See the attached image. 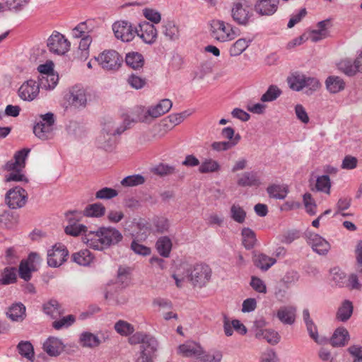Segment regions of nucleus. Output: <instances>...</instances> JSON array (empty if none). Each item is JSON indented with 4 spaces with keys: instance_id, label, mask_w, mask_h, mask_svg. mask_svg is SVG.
I'll return each instance as SVG.
<instances>
[{
    "instance_id": "1",
    "label": "nucleus",
    "mask_w": 362,
    "mask_h": 362,
    "mask_svg": "<svg viewBox=\"0 0 362 362\" xmlns=\"http://www.w3.org/2000/svg\"><path fill=\"white\" fill-rule=\"evenodd\" d=\"M82 239L89 247L102 251L117 245L122 240L123 235L115 228L100 227L97 231L90 230Z\"/></svg>"
},
{
    "instance_id": "2",
    "label": "nucleus",
    "mask_w": 362,
    "mask_h": 362,
    "mask_svg": "<svg viewBox=\"0 0 362 362\" xmlns=\"http://www.w3.org/2000/svg\"><path fill=\"white\" fill-rule=\"evenodd\" d=\"M131 345L139 344L135 354V362H153L158 343L156 339L144 332H136L129 338Z\"/></svg>"
},
{
    "instance_id": "3",
    "label": "nucleus",
    "mask_w": 362,
    "mask_h": 362,
    "mask_svg": "<svg viewBox=\"0 0 362 362\" xmlns=\"http://www.w3.org/2000/svg\"><path fill=\"white\" fill-rule=\"evenodd\" d=\"M183 279H187L193 286L202 288L210 281L212 271L206 264H196L195 265L184 264Z\"/></svg>"
},
{
    "instance_id": "4",
    "label": "nucleus",
    "mask_w": 362,
    "mask_h": 362,
    "mask_svg": "<svg viewBox=\"0 0 362 362\" xmlns=\"http://www.w3.org/2000/svg\"><path fill=\"white\" fill-rule=\"evenodd\" d=\"M173 103L169 99H163L155 106H151L144 112L141 107L136 110L137 115L132 118L133 122H146L148 117L157 118L168 112L172 107Z\"/></svg>"
},
{
    "instance_id": "5",
    "label": "nucleus",
    "mask_w": 362,
    "mask_h": 362,
    "mask_svg": "<svg viewBox=\"0 0 362 362\" xmlns=\"http://www.w3.org/2000/svg\"><path fill=\"white\" fill-rule=\"evenodd\" d=\"M211 36L221 42L232 40L236 36L234 28L223 21L214 19L210 21Z\"/></svg>"
},
{
    "instance_id": "6",
    "label": "nucleus",
    "mask_w": 362,
    "mask_h": 362,
    "mask_svg": "<svg viewBox=\"0 0 362 362\" xmlns=\"http://www.w3.org/2000/svg\"><path fill=\"white\" fill-rule=\"evenodd\" d=\"M40 120L33 127V133L42 140L49 139L55 122V117L52 112L39 115Z\"/></svg>"
},
{
    "instance_id": "7",
    "label": "nucleus",
    "mask_w": 362,
    "mask_h": 362,
    "mask_svg": "<svg viewBox=\"0 0 362 362\" xmlns=\"http://www.w3.org/2000/svg\"><path fill=\"white\" fill-rule=\"evenodd\" d=\"M95 59L103 69L107 71L117 70L123 62L122 57L113 49L105 50L98 57H95Z\"/></svg>"
},
{
    "instance_id": "8",
    "label": "nucleus",
    "mask_w": 362,
    "mask_h": 362,
    "mask_svg": "<svg viewBox=\"0 0 362 362\" xmlns=\"http://www.w3.org/2000/svg\"><path fill=\"white\" fill-rule=\"evenodd\" d=\"M28 200V193L20 186L10 189L5 197V201L11 209H18L24 206Z\"/></svg>"
},
{
    "instance_id": "9",
    "label": "nucleus",
    "mask_w": 362,
    "mask_h": 362,
    "mask_svg": "<svg viewBox=\"0 0 362 362\" xmlns=\"http://www.w3.org/2000/svg\"><path fill=\"white\" fill-rule=\"evenodd\" d=\"M68 255L66 246L61 243L55 244L47 252V264L51 267H59L66 261Z\"/></svg>"
},
{
    "instance_id": "10",
    "label": "nucleus",
    "mask_w": 362,
    "mask_h": 362,
    "mask_svg": "<svg viewBox=\"0 0 362 362\" xmlns=\"http://www.w3.org/2000/svg\"><path fill=\"white\" fill-rule=\"evenodd\" d=\"M66 216L69 224L65 227L64 231L67 235L78 236L82 232H85V235L89 232L86 230L87 228L85 225L78 223L81 218V212L69 211L66 214Z\"/></svg>"
},
{
    "instance_id": "11",
    "label": "nucleus",
    "mask_w": 362,
    "mask_h": 362,
    "mask_svg": "<svg viewBox=\"0 0 362 362\" xmlns=\"http://www.w3.org/2000/svg\"><path fill=\"white\" fill-rule=\"evenodd\" d=\"M47 47L51 52L64 54L69 49L70 42L62 34L57 32L48 38Z\"/></svg>"
},
{
    "instance_id": "12",
    "label": "nucleus",
    "mask_w": 362,
    "mask_h": 362,
    "mask_svg": "<svg viewBox=\"0 0 362 362\" xmlns=\"http://www.w3.org/2000/svg\"><path fill=\"white\" fill-rule=\"evenodd\" d=\"M112 30L115 37L123 42H130L135 36V28L131 23L126 21H117L112 25Z\"/></svg>"
},
{
    "instance_id": "13",
    "label": "nucleus",
    "mask_w": 362,
    "mask_h": 362,
    "mask_svg": "<svg viewBox=\"0 0 362 362\" xmlns=\"http://www.w3.org/2000/svg\"><path fill=\"white\" fill-rule=\"evenodd\" d=\"M135 33L144 42L148 45L156 42L158 35L155 26L147 21L139 23L138 28H135Z\"/></svg>"
},
{
    "instance_id": "14",
    "label": "nucleus",
    "mask_w": 362,
    "mask_h": 362,
    "mask_svg": "<svg viewBox=\"0 0 362 362\" xmlns=\"http://www.w3.org/2000/svg\"><path fill=\"white\" fill-rule=\"evenodd\" d=\"M40 87L37 83L33 79L25 81L18 88V95L24 101H33L38 95Z\"/></svg>"
},
{
    "instance_id": "15",
    "label": "nucleus",
    "mask_w": 362,
    "mask_h": 362,
    "mask_svg": "<svg viewBox=\"0 0 362 362\" xmlns=\"http://www.w3.org/2000/svg\"><path fill=\"white\" fill-rule=\"evenodd\" d=\"M252 13L250 11L249 6H244L242 3H234L231 8L233 20L240 25H247Z\"/></svg>"
},
{
    "instance_id": "16",
    "label": "nucleus",
    "mask_w": 362,
    "mask_h": 362,
    "mask_svg": "<svg viewBox=\"0 0 362 362\" xmlns=\"http://www.w3.org/2000/svg\"><path fill=\"white\" fill-rule=\"evenodd\" d=\"M308 243L313 250L320 255H326L330 249L329 243L317 233L307 232L305 233Z\"/></svg>"
},
{
    "instance_id": "17",
    "label": "nucleus",
    "mask_w": 362,
    "mask_h": 362,
    "mask_svg": "<svg viewBox=\"0 0 362 362\" xmlns=\"http://www.w3.org/2000/svg\"><path fill=\"white\" fill-rule=\"evenodd\" d=\"M30 148H23L15 153L13 158L14 161L11 160L6 162L4 166V169L7 171H16L22 170L25 166V159L30 153Z\"/></svg>"
},
{
    "instance_id": "18",
    "label": "nucleus",
    "mask_w": 362,
    "mask_h": 362,
    "mask_svg": "<svg viewBox=\"0 0 362 362\" xmlns=\"http://www.w3.org/2000/svg\"><path fill=\"white\" fill-rule=\"evenodd\" d=\"M131 123H134L130 119L129 116H127L124 119L123 124L119 127H115V123L111 120H108L104 123L101 133L105 134L107 136H114L115 135H120L126 129L129 128Z\"/></svg>"
},
{
    "instance_id": "19",
    "label": "nucleus",
    "mask_w": 362,
    "mask_h": 362,
    "mask_svg": "<svg viewBox=\"0 0 362 362\" xmlns=\"http://www.w3.org/2000/svg\"><path fill=\"white\" fill-rule=\"evenodd\" d=\"M279 0H258L255 4V11L261 16H271L278 8Z\"/></svg>"
},
{
    "instance_id": "20",
    "label": "nucleus",
    "mask_w": 362,
    "mask_h": 362,
    "mask_svg": "<svg viewBox=\"0 0 362 362\" xmlns=\"http://www.w3.org/2000/svg\"><path fill=\"white\" fill-rule=\"evenodd\" d=\"M349 339L348 330L344 327H339L334 330L329 339H327V341L325 343L329 341L333 347H342L348 343Z\"/></svg>"
},
{
    "instance_id": "21",
    "label": "nucleus",
    "mask_w": 362,
    "mask_h": 362,
    "mask_svg": "<svg viewBox=\"0 0 362 362\" xmlns=\"http://www.w3.org/2000/svg\"><path fill=\"white\" fill-rule=\"evenodd\" d=\"M44 351L50 356H58L64 349L62 341L54 337H49L43 344Z\"/></svg>"
},
{
    "instance_id": "22",
    "label": "nucleus",
    "mask_w": 362,
    "mask_h": 362,
    "mask_svg": "<svg viewBox=\"0 0 362 362\" xmlns=\"http://www.w3.org/2000/svg\"><path fill=\"white\" fill-rule=\"evenodd\" d=\"M332 26V24L329 18L318 22L317 29L312 30L310 33L312 41L317 42L327 37L329 34V29Z\"/></svg>"
},
{
    "instance_id": "23",
    "label": "nucleus",
    "mask_w": 362,
    "mask_h": 362,
    "mask_svg": "<svg viewBox=\"0 0 362 362\" xmlns=\"http://www.w3.org/2000/svg\"><path fill=\"white\" fill-rule=\"evenodd\" d=\"M86 95L83 88L75 86L70 90L68 101L75 107L84 106L86 103Z\"/></svg>"
},
{
    "instance_id": "24",
    "label": "nucleus",
    "mask_w": 362,
    "mask_h": 362,
    "mask_svg": "<svg viewBox=\"0 0 362 362\" xmlns=\"http://www.w3.org/2000/svg\"><path fill=\"white\" fill-rule=\"evenodd\" d=\"M353 311L352 302L349 300H344L337 311L336 319L339 322H346L351 318Z\"/></svg>"
},
{
    "instance_id": "25",
    "label": "nucleus",
    "mask_w": 362,
    "mask_h": 362,
    "mask_svg": "<svg viewBox=\"0 0 362 362\" xmlns=\"http://www.w3.org/2000/svg\"><path fill=\"white\" fill-rule=\"evenodd\" d=\"M93 259V255L87 249L81 250L77 252L73 253L71 255L72 262L83 267L89 266Z\"/></svg>"
},
{
    "instance_id": "26",
    "label": "nucleus",
    "mask_w": 362,
    "mask_h": 362,
    "mask_svg": "<svg viewBox=\"0 0 362 362\" xmlns=\"http://www.w3.org/2000/svg\"><path fill=\"white\" fill-rule=\"evenodd\" d=\"M327 90L331 93H337L345 88V82L339 76H329L325 81Z\"/></svg>"
},
{
    "instance_id": "27",
    "label": "nucleus",
    "mask_w": 362,
    "mask_h": 362,
    "mask_svg": "<svg viewBox=\"0 0 362 362\" xmlns=\"http://www.w3.org/2000/svg\"><path fill=\"white\" fill-rule=\"evenodd\" d=\"M6 315L12 321H22L25 317V307L21 303L13 304Z\"/></svg>"
},
{
    "instance_id": "28",
    "label": "nucleus",
    "mask_w": 362,
    "mask_h": 362,
    "mask_svg": "<svg viewBox=\"0 0 362 362\" xmlns=\"http://www.w3.org/2000/svg\"><path fill=\"white\" fill-rule=\"evenodd\" d=\"M276 262L274 258L262 253L255 254L253 257L254 264L263 271H267Z\"/></svg>"
},
{
    "instance_id": "29",
    "label": "nucleus",
    "mask_w": 362,
    "mask_h": 362,
    "mask_svg": "<svg viewBox=\"0 0 362 362\" xmlns=\"http://www.w3.org/2000/svg\"><path fill=\"white\" fill-rule=\"evenodd\" d=\"M125 62L128 66L136 70L144 66V58L141 53L132 52L126 54Z\"/></svg>"
},
{
    "instance_id": "30",
    "label": "nucleus",
    "mask_w": 362,
    "mask_h": 362,
    "mask_svg": "<svg viewBox=\"0 0 362 362\" xmlns=\"http://www.w3.org/2000/svg\"><path fill=\"white\" fill-rule=\"evenodd\" d=\"M237 184L240 187H252L259 186L260 182L257 177V173L251 171L243 173L238 180Z\"/></svg>"
},
{
    "instance_id": "31",
    "label": "nucleus",
    "mask_w": 362,
    "mask_h": 362,
    "mask_svg": "<svg viewBox=\"0 0 362 362\" xmlns=\"http://www.w3.org/2000/svg\"><path fill=\"white\" fill-rule=\"evenodd\" d=\"M105 207L100 202L88 204L83 211V215L87 217L100 218L105 215Z\"/></svg>"
},
{
    "instance_id": "32",
    "label": "nucleus",
    "mask_w": 362,
    "mask_h": 362,
    "mask_svg": "<svg viewBox=\"0 0 362 362\" xmlns=\"http://www.w3.org/2000/svg\"><path fill=\"white\" fill-rule=\"evenodd\" d=\"M18 354L26 359L33 361L35 359V352L33 344L29 341H21L17 346Z\"/></svg>"
},
{
    "instance_id": "33",
    "label": "nucleus",
    "mask_w": 362,
    "mask_h": 362,
    "mask_svg": "<svg viewBox=\"0 0 362 362\" xmlns=\"http://www.w3.org/2000/svg\"><path fill=\"white\" fill-rule=\"evenodd\" d=\"M43 311L53 319H57L63 313L59 303L54 299H52L43 305Z\"/></svg>"
},
{
    "instance_id": "34",
    "label": "nucleus",
    "mask_w": 362,
    "mask_h": 362,
    "mask_svg": "<svg viewBox=\"0 0 362 362\" xmlns=\"http://www.w3.org/2000/svg\"><path fill=\"white\" fill-rule=\"evenodd\" d=\"M58 81V74L53 73L49 75L42 76L39 78V83L37 85L42 89L52 90L57 85Z\"/></svg>"
},
{
    "instance_id": "35",
    "label": "nucleus",
    "mask_w": 362,
    "mask_h": 362,
    "mask_svg": "<svg viewBox=\"0 0 362 362\" xmlns=\"http://www.w3.org/2000/svg\"><path fill=\"white\" fill-rule=\"evenodd\" d=\"M17 281V270L15 267H5L0 277V285H8Z\"/></svg>"
},
{
    "instance_id": "36",
    "label": "nucleus",
    "mask_w": 362,
    "mask_h": 362,
    "mask_svg": "<svg viewBox=\"0 0 362 362\" xmlns=\"http://www.w3.org/2000/svg\"><path fill=\"white\" fill-rule=\"evenodd\" d=\"M156 248L160 255L164 257H168L172 249L171 240L168 236L158 238L156 242Z\"/></svg>"
},
{
    "instance_id": "37",
    "label": "nucleus",
    "mask_w": 362,
    "mask_h": 362,
    "mask_svg": "<svg viewBox=\"0 0 362 362\" xmlns=\"http://www.w3.org/2000/svg\"><path fill=\"white\" fill-rule=\"evenodd\" d=\"M180 352L186 357L196 356L197 357L202 354L200 346L194 343L184 344L179 346Z\"/></svg>"
},
{
    "instance_id": "38",
    "label": "nucleus",
    "mask_w": 362,
    "mask_h": 362,
    "mask_svg": "<svg viewBox=\"0 0 362 362\" xmlns=\"http://www.w3.org/2000/svg\"><path fill=\"white\" fill-rule=\"evenodd\" d=\"M276 316L284 324L292 325L295 322V310L291 308H281L278 310Z\"/></svg>"
},
{
    "instance_id": "39",
    "label": "nucleus",
    "mask_w": 362,
    "mask_h": 362,
    "mask_svg": "<svg viewBox=\"0 0 362 362\" xmlns=\"http://www.w3.org/2000/svg\"><path fill=\"white\" fill-rule=\"evenodd\" d=\"M151 172L154 175L160 177H165L177 173V170L175 166L168 165L167 163H160L158 165L153 167Z\"/></svg>"
},
{
    "instance_id": "40",
    "label": "nucleus",
    "mask_w": 362,
    "mask_h": 362,
    "mask_svg": "<svg viewBox=\"0 0 362 362\" xmlns=\"http://www.w3.org/2000/svg\"><path fill=\"white\" fill-rule=\"evenodd\" d=\"M243 244L246 250H251L257 242L255 232L250 228H244L242 230Z\"/></svg>"
},
{
    "instance_id": "41",
    "label": "nucleus",
    "mask_w": 362,
    "mask_h": 362,
    "mask_svg": "<svg viewBox=\"0 0 362 362\" xmlns=\"http://www.w3.org/2000/svg\"><path fill=\"white\" fill-rule=\"evenodd\" d=\"M332 280L335 286L343 288L346 283V274L339 267H336L330 269Z\"/></svg>"
},
{
    "instance_id": "42",
    "label": "nucleus",
    "mask_w": 362,
    "mask_h": 362,
    "mask_svg": "<svg viewBox=\"0 0 362 362\" xmlns=\"http://www.w3.org/2000/svg\"><path fill=\"white\" fill-rule=\"evenodd\" d=\"M251 40L240 38L236 40L229 49L230 56L237 57L240 55L249 46Z\"/></svg>"
},
{
    "instance_id": "43",
    "label": "nucleus",
    "mask_w": 362,
    "mask_h": 362,
    "mask_svg": "<svg viewBox=\"0 0 362 362\" xmlns=\"http://www.w3.org/2000/svg\"><path fill=\"white\" fill-rule=\"evenodd\" d=\"M163 33L172 41L177 40L180 37L179 28L173 21H168L163 26Z\"/></svg>"
},
{
    "instance_id": "44",
    "label": "nucleus",
    "mask_w": 362,
    "mask_h": 362,
    "mask_svg": "<svg viewBox=\"0 0 362 362\" xmlns=\"http://www.w3.org/2000/svg\"><path fill=\"white\" fill-rule=\"evenodd\" d=\"M282 94L281 90L276 85H270L267 91L261 96L263 103L276 100Z\"/></svg>"
},
{
    "instance_id": "45",
    "label": "nucleus",
    "mask_w": 362,
    "mask_h": 362,
    "mask_svg": "<svg viewBox=\"0 0 362 362\" xmlns=\"http://www.w3.org/2000/svg\"><path fill=\"white\" fill-rule=\"evenodd\" d=\"M339 69L349 76H352L358 71V67L355 61L353 62L349 59H345L341 60L338 64Z\"/></svg>"
},
{
    "instance_id": "46",
    "label": "nucleus",
    "mask_w": 362,
    "mask_h": 362,
    "mask_svg": "<svg viewBox=\"0 0 362 362\" xmlns=\"http://www.w3.org/2000/svg\"><path fill=\"white\" fill-rule=\"evenodd\" d=\"M80 341L83 347L88 348L97 347L100 344L99 338L90 332L82 333L80 337Z\"/></svg>"
},
{
    "instance_id": "47",
    "label": "nucleus",
    "mask_w": 362,
    "mask_h": 362,
    "mask_svg": "<svg viewBox=\"0 0 362 362\" xmlns=\"http://www.w3.org/2000/svg\"><path fill=\"white\" fill-rule=\"evenodd\" d=\"M257 339L263 338L271 344H276L279 341V334L274 330L270 329H259L255 334Z\"/></svg>"
},
{
    "instance_id": "48",
    "label": "nucleus",
    "mask_w": 362,
    "mask_h": 362,
    "mask_svg": "<svg viewBox=\"0 0 362 362\" xmlns=\"http://www.w3.org/2000/svg\"><path fill=\"white\" fill-rule=\"evenodd\" d=\"M267 192L270 197L276 199H284L288 194V189L286 187L279 185H272L267 189Z\"/></svg>"
},
{
    "instance_id": "49",
    "label": "nucleus",
    "mask_w": 362,
    "mask_h": 362,
    "mask_svg": "<svg viewBox=\"0 0 362 362\" xmlns=\"http://www.w3.org/2000/svg\"><path fill=\"white\" fill-rule=\"evenodd\" d=\"M35 271H36V267L34 264L28 265L27 261L21 260L18 269L19 276L21 279L28 281L32 277V272Z\"/></svg>"
},
{
    "instance_id": "50",
    "label": "nucleus",
    "mask_w": 362,
    "mask_h": 362,
    "mask_svg": "<svg viewBox=\"0 0 362 362\" xmlns=\"http://www.w3.org/2000/svg\"><path fill=\"white\" fill-rule=\"evenodd\" d=\"M115 329L122 336H128L134 333V326L124 320H119L115 324Z\"/></svg>"
},
{
    "instance_id": "51",
    "label": "nucleus",
    "mask_w": 362,
    "mask_h": 362,
    "mask_svg": "<svg viewBox=\"0 0 362 362\" xmlns=\"http://www.w3.org/2000/svg\"><path fill=\"white\" fill-rule=\"evenodd\" d=\"M146 181L145 177L139 174L129 175L124 177L121 184L124 187H135L143 185Z\"/></svg>"
},
{
    "instance_id": "52",
    "label": "nucleus",
    "mask_w": 362,
    "mask_h": 362,
    "mask_svg": "<svg viewBox=\"0 0 362 362\" xmlns=\"http://www.w3.org/2000/svg\"><path fill=\"white\" fill-rule=\"evenodd\" d=\"M223 355L220 351H214L207 354H201L196 358L195 362H221Z\"/></svg>"
},
{
    "instance_id": "53",
    "label": "nucleus",
    "mask_w": 362,
    "mask_h": 362,
    "mask_svg": "<svg viewBox=\"0 0 362 362\" xmlns=\"http://www.w3.org/2000/svg\"><path fill=\"white\" fill-rule=\"evenodd\" d=\"M305 75L296 74L288 78L289 87L296 91H300L305 88Z\"/></svg>"
},
{
    "instance_id": "54",
    "label": "nucleus",
    "mask_w": 362,
    "mask_h": 362,
    "mask_svg": "<svg viewBox=\"0 0 362 362\" xmlns=\"http://www.w3.org/2000/svg\"><path fill=\"white\" fill-rule=\"evenodd\" d=\"M220 169V165L216 160L212 159H206L202 163L199 168V171L201 173H214Z\"/></svg>"
},
{
    "instance_id": "55",
    "label": "nucleus",
    "mask_w": 362,
    "mask_h": 362,
    "mask_svg": "<svg viewBox=\"0 0 362 362\" xmlns=\"http://www.w3.org/2000/svg\"><path fill=\"white\" fill-rule=\"evenodd\" d=\"M317 191L323 192L329 194L331 188V182L328 175L319 176L316 180L315 185Z\"/></svg>"
},
{
    "instance_id": "56",
    "label": "nucleus",
    "mask_w": 362,
    "mask_h": 362,
    "mask_svg": "<svg viewBox=\"0 0 362 362\" xmlns=\"http://www.w3.org/2000/svg\"><path fill=\"white\" fill-rule=\"evenodd\" d=\"M97 143L99 148L105 151H110L114 146L115 141L112 136H107L104 133H101L97 138Z\"/></svg>"
},
{
    "instance_id": "57",
    "label": "nucleus",
    "mask_w": 362,
    "mask_h": 362,
    "mask_svg": "<svg viewBox=\"0 0 362 362\" xmlns=\"http://www.w3.org/2000/svg\"><path fill=\"white\" fill-rule=\"evenodd\" d=\"M230 216L237 223H243L245 220L246 212L239 205L233 204L230 207Z\"/></svg>"
},
{
    "instance_id": "58",
    "label": "nucleus",
    "mask_w": 362,
    "mask_h": 362,
    "mask_svg": "<svg viewBox=\"0 0 362 362\" xmlns=\"http://www.w3.org/2000/svg\"><path fill=\"white\" fill-rule=\"evenodd\" d=\"M239 136H236L235 141H214L211 144V148L216 151H226L235 147L238 144Z\"/></svg>"
},
{
    "instance_id": "59",
    "label": "nucleus",
    "mask_w": 362,
    "mask_h": 362,
    "mask_svg": "<svg viewBox=\"0 0 362 362\" xmlns=\"http://www.w3.org/2000/svg\"><path fill=\"white\" fill-rule=\"evenodd\" d=\"M310 322H307L306 327L307 330L309 333L310 337L317 344H322L325 343L327 339L325 337L319 338L317 333V326L315 325L313 321H309Z\"/></svg>"
},
{
    "instance_id": "60",
    "label": "nucleus",
    "mask_w": 362,
    "mask_h": 362,
    "mask_svg": "<svg viewBox=\"0 0 362 362\" xmlns=\"http://www.w3.org/2000/svg\"><path fill=\"white\" fill-rule=\"evenodd\" d=\"M118 195V192L112 188L103 187L96 192L95 198L98 199H110Z\"/></svg>"
},
{
    "instance_id": "61",
    "label": "nucleus",
    "mask_w": 362,
    "mask_h": 362,
    "mask_svg": "<svg viewBox=\"0 0 362 362\" xmlns=\"http://www.w3.org/2000/svg\"><path fill=\"white\" fill-rule=\"evenodd\" d=\"M303 202L308 214L311 216L316 214L317 204L313 199L312 195L310 193H305L303 195Z\"/></svg>"
},
{
    "instance_id": "62",
    "label": "nucleus",
    "mask_w": 362,
    "mask_h": 362,
    "mask_svg": "<svg viewBox=\"0 0 362 362\" xmlns=\"http://www.w3.org/2000/svg\"><path fill=\"white\" fill-rule=\"evenodd\" d=\"M131 250L134 251V253L139 255L147 256L151 254V248L146 247L142 244H140L137 240H133L131 243Z\"/></svg>"
},
{
    "instance_id": "63",
    "label": "nucleus",
    "mask_w": 362,
    "mask_h": 362,
    "mask_svg": "<svg viewBox=\"0 0 362 362\" xmlns=\"http://www.w3.org/2000/svg\"><path fill=\"white\" fill-rule=\"evenodd\" d=\"M346 286L349 290H357L360 291L362 288V285L358 281V278L356 273H351L349 274L346 279Z\"/></svg>"
},
{
    "instance_id": "64",
    "label": "nucleus",
    "mask_w": 362,
    "mask_h": 362,
    "mask_svg": "<svg viewBox=\"0 0 362 362\" xmlns=\"http://www.w3.org/2000/svg\"><path fill=\"white\" fill-rule=\"evenodd\" d=\"M355 270H362V240L357 243L355 247Z\"/></svg>"
}]
</instances>
